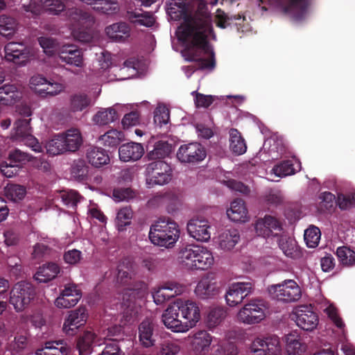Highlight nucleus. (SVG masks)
I'll list each match as a JSON object with an SVG mask.
<instances>
[{"instance_id":"obj_1","label":"nucleus","mask_w":355,"mask_h":355,"mask_svg":"<svg viewBox=\"0 0 355 355\" xmlns=\"http://www.w3.org/2000/svg\"><path fill=\"white\" fill-rule=\"evenodd\" d=\"M178 40L187 48L184 53L188 61L197 62L200 69L212 70L215 67L214 53L209 45L215 40L210 14L200 1L195 18L186 19L176 31Z\"/></svg>"},{"instance_id":"obj_2","label":"nucleus","mask_w":355,"mask_h":355,"mask_svg":"<svg viewBox=\"0 0 355 355\" xmlns=\"http://www.w3.org/2000/svg\"><path fill=\"white\" fill-rule=\"evenodd\" d=\"M177 259L179 264L187 270H208L215 262L214 254L210 249L195 244L181 247Z\"/></svg>"},{"instance_id":"obj_3","label":"nucleus","mask_w":355,"mask_h":355,"mask_svg":"<svg viewBox=\"0 0 355 355\" xmlns=\"http://www.w3.org/2000/svg\"><path fill=\"white\" fill-rule=\"evenodd\" d=\"M180 230L178 224L171 220H159L150 227L149 239L157 245L171 248L178 241Z\"/></svg>"},{"instance_id":"obj_4","label":"nucleus","mask_w":355,"mask_h":355,"mask_svg":"<svg viewBox=\"0 0 355 355\" xmlns=\"http://www.w3.org/2000/svg\"><path fill=\"white\" fill-rule=\"evenodd\" d=\"M267 314L268 307L263 301L252 300L237 311L235 319L239 323L252 325L265 320Z\"/></svg>"},{"instance_id":"obj_5","label":"nucleus","mask_w":355,"mask_h":355,"mask_svg":"<svg viewBox=\"0 0 355 355\" xmlns=\"http://www.w3.org/2000/svg\"><path fill=\"white\" fill-rule=\"evenodd\" d=\"M270 296L279 301L293 302L302 297V291L293 279H286L279 284H272L268 288Z\"/></svg>"},{"instance_id":"obj_6","label":"nucleus","mask_w":355,"mask_h":355,"mask_svg":"<svg viewBox=\"0 0 355 355\" xmlns=\"http://www.w3.org/2000/svg\"><path fill=\"white\" fill-rule=\"evenodd\" d=\"M34 297L33 286L25 282L16 284L10 291V303L16 311L24 310Z\"/></svg>"},{"instance_id":"obj_7","label":"nucleus","mask_w":355,"mask_h":355,"mask_svg":"<svg viewBox=\"0 0 355 355\" xmlns=\"http://www.w3.org/2000/svg\"><path fill=\"white\" fill-rule=\"evenodd\" d=\"M175 302L188 331L199 322L200 319V308L196 302L191 300L178 298Z\"/></svg>"},{"instance_id":"obj_8","label":"nucleus","mask_w":355,"mask_h":355,"mask_svg":"<svg viewBox=\"0 0 355 355\" xmlns=\"http://www.w3.org/2000/svg\"><path fill=\"white\" fill-rule=\"evenodd\" d=\"M290 318L300 328L305 331L314 330L319 322L317 314L307 306H295L290 313Z\"/></svg>"},{"instance_id":"obj_9","label":"nucleus","mask_w":355,"mask_h":355,"mask_svg":"<svg viewBox=\"0 0 355 355\" xmlns=\"http://www.w3.org/2000/svg\"><path fill=\"white\" fill-rule=\"evenodd\" d=\"M171 178V168L164 162H154L146 167V181L148 184L163 185L167 184Z\"/></svg>"},{"instance_id":"obj_10","label":"nucleus","mask_w":355,"mask_h":355,"mask_svg":"<svg viewBox=\"0 0 355 355\" xmlns=\"http://www.w3.org/2000/svg\"><path fill=\"white\" fill-rule=\"evenodd\" d=\"M12 137L24 143L36 153L42 151V147L37 139L31 135V129L29 121L27 119L18 120L15 123Z\"/></svg>"},{"instance_id":"obj_11","label":"nucleus","mask_w":355,"mask_h":355,"mask_svg":"<svg viewBox=\"0 0 355 355\" xmlns=\"http://www.w3.org/2000/svg\"><path fill=\"white\" fill-rule=\"evenodd\" d=\"M220 292V284L211 275H206L202 277L194 289L195 295L200 300L214 299Z\"/></svg>"},{"instance_id":"obj_12","label":"nucleus","mask_w":355,"mask_h":355,"mask_svg":"<svg viewBox=\"0 0 355 355\" xmlns=\"http://www.w3.org/2000/svg\"><path fill=\"white\" fill-rule=\"evenodd\" d=\"M252 284L249 282L232 284L225 293L226 304L230 307H235L241 304L244 299L252 293Z\"/></svg>"},{"instance_id":"obj_13","label":"nucleus","mask_w":355,"mask_h":355,"mask_svg":"<svg viewBox=\"0 0 355 355\" xmlns=\"http://www.w3.org/2000/svg\"><path fill=\"white\" fill-rule=\"evenodd\" d=\"M250 351L253 355H281L282 349L277 337L257 338L250 346Z\"/></svg>"},{"instance_id":"obj_14","label":"nucleus","mask_w":355,"mask_h":355,"mask_svg":"<svg viewBox=\"0 0 355 355\" xmlns=\"http://www.w3.org/2000/svg\"><path fill=\"white\" fill-rule=\"evenodd\" d=\"M87 319V313L84 307H79L69 311L63 323V332L68 336L75 335L79 328L86 323Z\"/></svg>"},{"instance_id":"obj_15","label":"nucleus","mask_w":355,"mask_h":355,"mask_svg":"<svg viewBox=\"0 0 355 355\" xmlns=\"http://www.w3.org/2000/svg\"><path fill=\"white\" fill-rule=\"evenodd\" d=\"M205 157V148L197 142L182 145L177 152V157L182 163L198 162Z\"/></svg>"},{"instance_id":"obj_16","label":"nucleus","mask_w":355,"mask_h":355,"mask_svg":"<svg viewBox=\"0 0 355 355\" xmlns=\"http://www.w3.org/2000/svg\"><path fill=\"white\" fill-rule=\"evenodd\" d=\"M180 312L175 302L170 303L162 314V322L171 331L175 333L187 332L184 323L179 318Z\"/></svg>"},{"instance_id":"obj_17","label":"nucleus","mask_w":355,"mask_h":355,"mask_svg":"<svg viewBox=\"0 0 355 355\" xmlns=\"http://www.w3.org/2000/svg\"><path fill=\"white\" fill-rule=\"evenodd\" d=\"M254 229L258 236L268 238L277 235V232H280L282 228L280 222L276 218L266 215L254 222Z\"/></svg>"},{"instance_id":"obj_18","label":"nucleus","mask_w":355,"mask_h":355,"mask_svg":"<svg viewBox=\"0 0 355 355\" xmlns=\"http://www.w3.org/2000/svg\"><path fill=\"white\" fill-rule=\"evenodd\" d=\"M82 297L80 290L74 284L64 286L60 295L55 300L54 304L58 309H69L75 306Z\"/></svg>"},{"instance_id":"obj_19","label":"nucleus","mask_w":355,"mask_h":355,"mask_svg":"<svg viewBox=\"0 0 355 355\" xmlns=\"http://www.w3.org/2000/svg\"><path fill=\"white\" fill-rule=\"evenodd\" d=\"M187 232L197 241L208 242L211 239V226L207 220L193 218L187 224Z\"/></svg>"},{"instance_id":"obj_20","label":"nucleus","mask_w":355,"mask_h":355,"mask_svg":"<svg viewBox=\"0 0 355 355\" xmlns=\"http://www.w3.org/2000/svg\"><path fill=\"white\" fill-rule=\"evenodd\" d=\"M133 106L132 104H116L112 107L102 109L93 116V122L98 125H107L118 119V112L132 110Z\"/></svg>"},{"instance_id":"obj_21","label":"nucleus","mask_w":355,"mask_h":355,"mask_svg":"<svg viewBox=\"0 0 355 355\" xmlns=\"http://www.w3.org/2000/svg\"><path fill=\"white\" fill-rule=\"evenodd\" d=\"M104 343L101 336L98 337L93 331H85L79 336L76 345L80 355H89L92 354L94 346Z\"/></svg>"},{"instance_id":"obj_22","label":"nucleus","mask_w":355,"mask_h":355,"mask_svg":"<svg viewBox=\"0 0 355 355\" xmlns=\"http://www.w3.org/2000/svg\"><path fill=\"white\" fill-rule=\"evenodd\" d=\"M214 337L205 330L196 331L191 336V345L196 355H206L212 343Z\"/></svg>"},{"instance_id":"obj_23","label":"nucleus","mask_w":355,"mask_h":355,"mask_svg":"<svg viewBox=\"0 0 355 355\" xmlns=\"http://www.w3.org/2000/svg\"><path fill=\"white\" fill-rule=\"evenodd\" d=\"M144 154V148L139 143L129 142L119 148V159L124 162L139 160Z\"/></svg>"},{"instance_id":"obj_24","label":"nucleus","mask_w":355,"mask_h":355,"mask_svg":"<svg viewBox=\"0 0 355 355\" xmlns=\"http://www.w3.org/2000/svg\"><path fill=\"white\" fill-rule=\"evenodd\" d=\"M131 29L125 22H116L107 26L105 33L107 37L115 42H125L130 37Z\"/></svg>"},{"instance_id":"obj_25","label":"nucleus","mask_w":355,"mask_h":355,"mask_svg":"<svg viewBox=\"0 0 355 355\" xmlns=\"http://www.w3.org/2000/svg\"><path fill=\"white\" fill-rule=\"evenodd\" d=\"M86 161L94 168H100L107 165L110 158L107 150L98 146H90L86 150Z\"/></svg>"},{"instance_id":"obj_26","label":"nucleus","mask_w":355,"mask_h":355,"mask_svg":"<svg viewBox=\"0 0 355 355\" xmlns=\"http://www.w3.org/2000/svg\"><path fill=\"white\" fill-rule=\"evenodd\" d=\"M301 163L299 160H288L276 165L270 171V175L272 181H277L275 178H282L288 175H291L297 171H300Z\"/></svg>"},{"instance_id":"obj_27","label":"nucleus","mask_w":355,"mask_h":355,"mask_svg":"<svg viewBox=\"0 0 355 355\" xmlns=\"http://www.w3.org/2000/svg\"><path fill=\"white\" fill-rule=\"evenodd\" d=\"M308 0H288L282 8L284 12L291 15L295 20H301L308 11Z\"/></svg>"},{"instance_id":"obj_28","label":"nucleus","mask_w":355,"mask_h":355,"mask_svg":"<svg viewBox=\"0 0 355 355\" xmlns=\"http://www.w3.org/2000/svg\"><path fill=\"white\" fill-rule=\"evenodd\" d=\"M226 213L228 218L234 222L245 223L250 219L246 205L244 201L240 199L232 201Z\"/></svg>"},{"instance_id":"obj_29","label":"nucleus","mask_w":355,"mask_h":355,"mask_svg":"<svg viewBox=\"0 0 355 355\" xmlns=\"http://www.w3.org/2000/svg\"><path fill=\"white\" fill-rule=\"evenodd\" d=\"M154 329L155 325L153 320L150 318H146L139 325L138 337L143 347H150L155 345Z\"/></svg>"},{"instance_id":"obj_30","label":"nucleus","mask_w":355,"mask_h":355,"mask_svg":"<svg viewBox=\"0 0 355 355\" xmlns=\"http://www.w3.org/2000/svg\"><path fill=\"white\" fill-rule=\"evenodd\" d=\"M284 342L287 355H302L306 351V347L302 343L301 336L297 331L286 334Z\"/></svg>"},{"instance_id":"obj_31","label":"nucleus","mask_w":355,"mask_h":355,"mask_svg":"<svg viewBox=\"0 0 355 355\" xmlns=\"http://www.w3.org/2000/svg\"><path fill=\"white\" fill-rule=\"evenodd\" d=\"M61 137L66 149V152H76L83 143L80 130L71 128L61 133Z\"/></svg>"},{"instance_id":"obj_32","label":"nucleus","mask_w":355,"mask_h":355,"mask_svg":"<svg viewBox=\"0 0 355 355\" xmlns=\"http://www.w3.org/2000/svg\"><path fill=\"white\" fill-rule=\"evenodd\" d=\"M4 50L5 58L10 62H18V60L28 57V52L21 42H10L5 46Z\"/></svg>"},{"instance_id":"obj_33","label":"nucleus","mask_w":355,"mask_h":355,"mask_svg":"<svg viewBox=\"0 0 355 355\" xmlns=\"http://www.w3.org/2000/svg\"><path fill=\"white\" fill-rule=\"evenodd\" d=\"M60 271V268L57 263L50 262L39 267L34 277L38 282L46 283L55 278Z\"/></svg>"},{"instance_id":"obj_34","label":"nucleus","mask_w":355,"mask_h":355,"mask_svg":"<svg viewBox=\"0 0 355 355\" xmlns=\"http://www.w3.org/2000/svg\"><path fill=\"white\" fill-rule=\"evenodd\" d=\"M278 245L285 256L291 259H298L302 256L297 242L286 235L282 234L278 239Z\"/></svg>"},{"instance_id":"obj_35","label":"nucleus","mask_w":355,"mask_h":355,"mask_svg":"<svg viewBox=\"0 0 355 355\" xmlns=\"http://www.w3.org/2000/svg\"><path fill=\"white\" fill-rule=\"evenodd\" d=\"M59 58L66 63L78 67H82L84 64L82 51L72 46L64 47Z\"/></svg>"},{"instance_id":"obj_36","label":"nucleus","mask_w":355,"mask_h":355,"mask_svg":"<svg viewBox=\"0 0 355 355\" xmlns=\"http://www.w3.org/2000/svg\"><path fill=\"white\" fill-rule=\"evenodd\" d=\"M240 240V235L236 230H227L221 232L218 238L219 248L225 251L232 250Z\"/></svg>"},{"instance_id":"obj_37","label":"nucleus","mask_w":355,"mask_h":355,"mask_svg":"<svg viewBox=\"0 0 355 355\" xmlns=\"http://www.w3.org/2000/svg\"><path fill=\"white\" fill-rule=\"evenodd\" d=\"M230 149L236 155H243L247 150V144L241 134L234 128L229 131Z\"/></svg>"},{"instance_id":"obj_38","label":"nucleus","mask_w":355,"mask_h":355,"mask_svg":"<svg viewBox=\"0 0 355 355\" xmlns=\"http://www.w3.org/2000/svg\"><path fill=\"white\" fill-rule=\"evenodd\" d=\"M166 6V12L171 19L177 21L186 17L187 0H171Z\"/></svg>"},{"instance_id":"obj_39","label":"nucleus","mask_w":355,"mask_h":355,"mask_svg":"<svg viewBox=\"0 0 355 355\" xmlns=\"http://www.w3.org/2000/svg\"><path fill=\"white\" fill-rule=\"evenodd\" d=\"M21 97V92L14 85L6 84L0 87V101L4 105L15 103Z\"/></svg>"},{"instance_id":"obj_40","label":"nucleus","mask_w":355,"mask_h":355,"mask_svg":"<svg viewBox=\"0 0 355 355\" xmlns=\"http://www.w3.org/2000/svg\"><path fill=\"white\" fill-rule=\"evenodd\" d=\"M320 309L328 316L332 322L339 329H343L345 324L338 314L335 306L327 300H323L320 304Z\"/></svg>"},{"instance_id":"obj_41","label":"nucleus","mask_w":355,"mask_h":355,"mask_svg":"<svg viewBox=\"0 0 355 355\" xmlns=\"http://www.w3.org/2000/svg\"><path fill=\"white\" fill-rule=\"evenodd\" d=\"M92 104V100L83 93L76 94L71 96L70 110L73 112H81Z\"/></svg>"},{"instance_id":"obj_42","label":"nucleus","mask_w":355,"mask_h":355,"mask_svg":"<svg viewBox=\"0 0 355 355\" xmlns=\"http://www.w3.org/2000/svg\"><path fill=\"white\" fill-rule=\"evenodd\" d=\"M336 255L340 264L345 266L355 265V251L347 246L338 247Z\"/></svg>"},{"instance_id":"obj_43","label":"nucleus","mask_w":355,"mask_h":355,"mask_svg":"<svg viewBox=\"0 0 355 355\" xmlns=\"http://www.w3.org/2000/svg\"><path fill=\"white\" fill-rule=\"evenodd\" d=\"M4 195L10 200L18 202L26 195V188L18 184H8L4 188Z\"/></svg>"},{"instance_id":"obj_44","label":"nucleus","mask_w":355,"mask_h":355,"mask_svg":"<svg viewBox=\"0 0 355 355\" xmlns=\"http://www.w3.org/2000/svg\"><path fill=\"white\" fill-rule=\"evenodd\" d=\"M47 153L51 155H58L66 153V149L61 134L56 135L50 139L45 146Z\"/></svg>"},{"instance_id":"obj_45","label":"nucleus","mask_w":355,"mask_h":355,"mask_svg":"<svg viewBox=\"0 0 355 355\" xmlns=\"http://www.w3.org/2000/svg\"><path fill=\"white\" fill-rule=\"evenodd\" d=\"M94 8L106 15H113L119 11L117 0H96Z\"/></svg>"},{"instance_id":"obj_46","label":"nucleus","mask_w":355,"mask_h":355,"mask_svg":"<svg viewBox=\"0 0 355 355\" xmlns=\"http://www.w3.org/2000/svg\"><path fill=\"white\" fill-rule=\"evenodd\" d=\"M171 151V145L166 141H158L155 144L148 156L152 159H161L167 156Z\"/></svg>"},{"instance_id":"obj_47","label":"nucleus","mask_w":355,"mask_h":355,"mask_svg":"<svg viewBox=\"0 0 355 355\" xmlns=\"http://www.w3.org/2000/svg\"><path fill=\"white\" fill-rule=\"evenodd\" d=\"M133 213L130 208L123 207L119 210L116 217V225L119 231H122L124 228L130 225Z\"/></svg>"},{"instance_id":"obj_48","label":"nucleus","mask_w":355,"mask_h":355,"mask_svg":"<svg viewBox=\"0 0 355 355\" xmlns=\"http://www.w3.org/2000/svg\"><path fill=\"white\" fill-rule=\"evenodd\" d=\"M123 139V134L116 130H110L99 137V141L105 146H114Z\"/></svg>"},{"instance_id":"obj_49","label":"nucleus","mask_w":355,"mask_h":355,"mask_svg":"<svg viewBox=\"0 0 355 355\" xmlns=\"http://www.w3.org/2000/svg\"><path fill=\"white\" fill-rule=\"evenodd\" d=\"M16 21L11 17L0 16V34L4 37H10L16 31Z\"/></svg>"},{"instance_id":"obj_50","label":"nucleus","mask_w":355,"mask_h":355,"mask_svg":"<svg viewBox=\"0 0 355 355\" xmlns=\"http://www.w3.org/2000/svg\"><path fill=\"white\" fill-rule=\"evenodd\" d=\"M321 233L315 226L311 225L304 231V241L309 248H315L320 240Z\"/></svg>"},{"instance_id":"obj_51","label":"nucleus","mask_w":355,"mask_h":355,"mask_svg":"<svg viewBox=\"0 0 355 355\" xmlns=\"http://www.w3.org/2000/svg\"><path fill=\"white\" fill-rule=\"evenodd\" d=\"M226 311L223 308L216 307L211 309L207 317V324L209 328H214L220 324L225 318Z\"/></svg>"},{"instance_id":"obj_52","label":"nucleus","mask_w":355,"mask_h":355,"mask_svg":"<svg viewBox=\"0 0 355 355\" xmlns=\"http://www.w3.org/2000/svg\"><path fill=\"white\" fill-rule=\"evenodd\" d=\"M9 160L12 164V166H19L28 162L33 161L34 158L19 150H15L9 154Z\"/></svg>"},{"instance_id":"obj_53","label":"nucleus","mask_w":355,"mask_h":355,"mask_svg":"<svg viewBox=\"0 0 355 355\" xmlns=\"http://www.w3.org/2000/svg\"><path fill=\"white\" fill-rule=\"evenodd\" d=\"M47 83V80L43 76L40 75L33 76L29 80V87L37 94L43 96Z\"/></svg>"},{"instance_id":"obj_54","label":"nucleus","mask_w":355,"mask_h":355,"mask_svg":"<svg viewBox=\"0 0 355 355\" xmlns=\"http://www.w3.org/2000/svg\"><path fill=\"white\" fill-rule=\"evenodd\" d=\"M137 271V266L134 263L128 262L125 264L123 263L119 268L118 279L121 282L126 281L128 279H132Z\"/></svg>"},{"instance_id":"obj_55","label":"nucleus","mask_w":355,"mask_h":355,"mask_svg":"<svg viewBox=\"0 0 355 355\" xmlns=\"http://www.w3.org/2000/svg\"><path fill=\"white\" fill-rule=\"evenodd\" d=\"M170 119L168 107L164 104H159L155 111L154 121L159 126L167 124Z\"/></svg>"},{"instance_id":"obj_56","label":"nucleus","mask_w":355,"mask_h":355,"mask_svg":"<svg viewBox=\"0 0 355 355\" xmlns=\"http://www.w3.org/2000/svg\"><path fill=\"white\" fill-rule=\"evenodd\" d=\"M130 18L133 22L147 27L153 26L155 21L154 17L148 12H131L130 14Z\"/></svg>"},{"instance_id":"obj_57","label":"nucleus","mask_w":355,"mask_h":355,"mask_svg":"<svg viewBox=\"0 0 355 355\" xmlns=\"http://www.w3.org/2000/svg\"><path fill=\"white\" fill-rule=\"evenodd\" d=\"M88 173V168L83 161L78 160L75 162L71 167V174L72 177L78 180H84Z\"/></svg>"},{"instance_id":"obj_58","label":"nucleus","mask_w":355,"mask_h":355,"mask_svg":"<svg viewBox=\"0 0 355 355\" xmlns=\"http://www.w3.org/2000/svg\"><path fill=\"white\" fill-rule=\"evenodd\" d=\"M180 351V346L171 341L160 343L157 355H177Z\"/></svg>"},{"instance_id":"obj_59","label":"nucleus","mask_w":355,"mask_h":355,"mask_svg":"<svg viewBox=\"0 0 355 355\" xmlns=\"http://www.w3.org/2000/svg\"><path fill=\"white\" fill-rule=\"evenodd\" d=\"M173 297L166 284L153 292V298L157 305H160Z\"/></svg>"},{"instance_id":"obj_60","label":"nucleus","mask_w":355,"mask_h":355,"mask_svg":"<svg viewBox=\"0 0 355 355\" xmlns=\"http://www.w3.org/2000/svg\"><path fill=\"white\" fill-rule=\"evenodd\" d=\"M191 94L195 97L194 102L197 107H207L212 104L215 99L214 96L204 95L196 91L192 92Z\"/></svg>"},{"instance_id":"obj_61","label":"nucleus","mask_w":355,"mask_h":355,"mask_svg":"<svg viewBox=\"0 0 355 355\" xmlns=\"http://www.w3.org/2000/svg\"><path fill=\"white\" fill-rule=\"evenodd\" d=\"M135 197V193L130 189H114L112 193V198L116 202L128 201Z\"/></svg>"},{"instance_id":"obj_62","label":"nucleus","mask_w":355,"mask_h":355,"mask_svg":"<svg viewBox=\"0 0 355 355\" xmlns=\"http://www.w3.org/2000/svg\"><path fill=\"white\" fill-rule=\"evenodd\" d=\"M61 198L64 203L68 206L74 207L77 203L80 202L81 197L80 195L73 190L64 191L62 195Z\"/></svg>"},{"instance_id":"obj_63","label":"nucleus","mask_w":355,"mask_h":355,"mask_svg":"<svg viewBox=\"0 0 355 355\" xmlns=\"http://www.w3.org/2000/svg\"><path fill=\"white\" fill-rule=\"evenodd\" d=\"M45 349L57 350L62 355H68L71 350L70 347L62 340L45 343Z\"/></svg>"},{"instance_id":"obj_64","label":"nucleus","mask_w":355,"mask_h":355,"mask_svg":"<svg viewBox=\"0 0 355 355\" xmlns=\"http://www.w3.org/2000/svg\"><path fill=\"white\" fill-rule=\"evenodd\" d=\"M41 47L47 55H52L57 49V43L51 37H41L38 39Z\"/></svg>"}]
</instances>
